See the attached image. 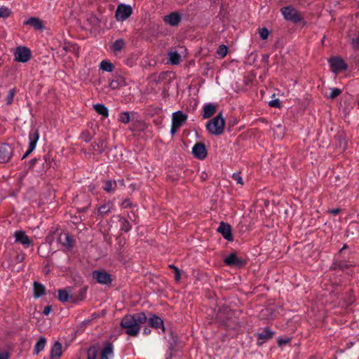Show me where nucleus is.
<instances>
[{
  "label": "nucleus",
  "instance_id": "obj_1",
  "mask_svg": "<svg viewBox=\"0 0 359 359\" xmlns=\"http://www.w3.org/2000/svg\"><path fill=\"white\" fill-rule=\"evenodd\" d=\"M232 316L233 312L228 306H222L216 314V320L226 329H234L237 325Z\"/></svg>",
  "mask_w": 359,
  "mask_h": 359
},
{
  "label": "nucleus",
  "instance_id": "obj_2",
  "mask_svg": "<svg viewBox=\"0 0 359 359\" xmlns=\"http://www.w3.org/2000/svg\"><path fill=\"white\" fill-rule=\"evenodd\" d=\"M225 126V119L222 116V112L215 117L209 120L205 125L207 131L214 135H221L223 134Z\"/></svg>",
  "mask_w": 359,
  "mask_h": 359
},
{
  "label": "nucleus",
  "instance_id": "obj_3",
  "mask_svg": "<svg viewBox=\"0 0 359 359\" xmlns=\"http://www.w3.org/2000/svg\"><path fill=\"white\" fill-rule=\"evenodd\" d=\"M355 266L354 262L346 257L344 254H336L330 267L331 271L340 270L348 273V270Z\"/></svg>",
  "mask_w": 359,
  "mask_h": 359
},
{
  "label": "nucleus",
  "instance_id": "obj_4",
  "mask_svg": "<svg viewBox=\"0 0 359 359\" xmlns=\"http://www.w3.org/2000/svg\"><path fill=\"white\" fill-rule=\"evenodd\" d=\"M120 325L125 329L126 334L132 337L137 336L140 330V326L130 315H126L122 318Z\"/></svg>",
  "mask_w": 359,
  "mask_h": 359
},
{
  "label": "nucleus",
  "instance_id": "obj_5",
  "mask_svg": "<svg viewBox=\"0 0 359 359\" xmlns=\"http://www.w3.org/2000/svg\"><path fill=\"white\" fill-rule=\"evenodd\" d=\"M280 12L286 20L294 24L299 23L304 20L303 17L299 13L297 10L292 6L281 8Z\"/></svg>",
  "mask_w": 359,
  "mask_h": 359
},
{
  "label": "nucleus",
  "instance_id": "obj_6",
  "mask_svg": "<svg viewBox=\"0 0 359 359\" xmlns=\"http://www.w3.org/2000/svg\"><path fill=\"white\" fill-rule=\"evenodd\" d=\"M91 198L90 196L83 194L76 196L74 199L75 205L78 212H86L91 205Z\"/></svg>",
  "mask_w": 359,
  "mask_h": 359
},
{
  "label": "nucleus",
  "instance_id": "obj_7",
  "mask_svg": "<svg viewBox=\"0 0 359 359\" xmlns=\"http://www.w3.org/2000/svg\"><path fill=\"white\" fill-rule=\"evenodd\" d=\"M39 140V131L37 128L32 129L29 133V147L22 157V159L27 158L36 148L37 142Z\"/></svg>",
  "mask_w": 359,
  "mask_h": 359
},
{
  "label": "nucleus",
  "instance_id": "obj_8",
  "mask_svg": "<svg viewBox=\"0 0 359 359\" xmlns=\"http://www.w3.org/2000/svg\"><path fill=\"white\" fill-rule=\"evenodd\" d=\"M92 277L96 281L102 285H110L113 280L110 273L104 270H95L92 273Z\"/></svg>",
  "mask_w": 359,
  "mask_h": 359
},
{
  "label": "nucleus",
  "instance_id": "obj_9",
  "mask_svg": "<svg viewBox=\"0 0 359 359\" xmlns=\"http://www.w3.org/2000/svg\"><path fill=\"white\" fill-rule=\"evenodd\" d=\"M15 60L19 62H27L32 57V52L29 48L25 46H18L15 52Z\"/></svg>",
  "mask_w": 359,
  "mask_h": 359
},
{
  "label": "nucleus",
  "instance_id": "obj_10",
  "mask_svg": "<svg viewBox=\"0 0 359 359\" xmlns=\"http://www.w3.org/2000/svg\"><path fill=\"white\" fill-rule=\"evenodd\" d=\"M13 155V148L8 143L0 144V163L8 162Z\"/></svg>",
  "mask_w": 359,
  "mask_h": 359
},
{
  "label": "nucleus",
  "instance_id": "obj_11",
  "mask_svg": "<svg viewBox=\"0 0 359 359\" xmlns=\"http://www.w3.org/2000/svg\"><path fill=\"white\" fill-rule=\"evenodd\" d=\"M132 13L133 9L130 5L120 4L116 8L115 16L117 20L123 21L128 18Z\"/></svg>",
  "mask_w": 359,
  "mask_h": 359
},
{
  "label": "nucleus",
  "instance_id": "obj_12",
  "mask_svg": "<svg viewBox=\"0 0 359 359\" xmlns=\"http://www.w3.org/2000/svg\"><path fill=\"white\" fill-rule=\"evenodd\" d=\"M14 238L15 243H20L25 248L32 246L34 244L33 241L22 230L15 231Z\"/></svg>",
  "mask_w": 359,
  "mask_h": 359
},
{
  "label": "nucleus",
  "instance_id": "obj_13",
  "mask_svg": "<svg viewBox=\"0 0 359 359\" xmlns=\"http://www.w3.org/2000/svg\"><path fill=\"white\" fill-rule=\"evenodd\" d=\"M224 263L225 265L229 266H235L237 268H241L246 264V262L239 258L236 253H231L229 255L224 259Z\"/></svg>",
  "mask_w": 359,
  "mask_h": 359
},
{
  "label": "nucleus",
  "instance_id": "obj_14",
  "mask_svg": "<svg viewBox=\"0 0 359 359\" xmlns=\"http://www.w3.org/2000/svg\"><path fill=\"white\" fill-rule=\"evenodd\" d=\"M331 69L334 73H339L341 71L346 70L348 66L344 60L339 57H332L329 60Z\"/></svg>",
  "mask_w": 359,
  "mask_h": 359
},
{
  "label": "nucleus",
  "instance_id": "obj_15",
  "mask_svg": "<svg viewBox=\"0 0 359 359\" xmlns=\"http://www.w3.org/2000/svg\"><path fill=\"white\" fill-rule=\"evenodd\" d=\"M149 326L154 329H161L163 332H165L163 319L154 313H149L148 318Z\"/></svg>",
  "mask_w": 359,
  "mask_h": 359
},
{
  "label": "nucleus",
  "instance_id": "obj_16",
  "mask_svg": "<svg viewBox=\"0 0 359 359\" xmlns=\"http://www.w3.org/2000/svg\"><path fill=\"white\" fill-rule=\"evenodd\" d=\"M217 231L220 233L223 238L228 241H233L231 226L229 224L222 222L217 228Z\"/></svg>",
  "mask_w": 359,
  "mask_h": 359
},
{
  "label": "nucleus",
  "instance_id": "obj_17",
  "mask_svg": "<svg viewBox=\"0 0 359 359\" xmlns=\"http://www.w3.org/2000/svg\"><path fill=\"white\" fill-rule=\"evenodd\" d=\"M188 116L182 111H177L172 113V124L175 128H181L187 121Z\"/></svg>",
  "mask_w": 359,
  "mask_h": 359
},
{
  "label": "nucleus",
  "instance_id": "obj_18",
  "mask_svg": "<svg viewBox=\"0 0 359 359\" xmlns=\"http://www.w3.org/2000/svg\"><path fill=\"white\" fill-rule=\"evenodd\" d=\"M192 154L200 160H203L208 155L206 147L203 143L197 142L192 148Z\"/></svg>",
  "mask_w": 359,
  "mask_h": 359
},
{
  "label": "nucleus",
  "instance_id": "obj_19",
  "mask_svg": "<svg viewBox=\"0 0 359 359\" xmlns=\"http://www.w3.org/2000/svg\"><path fill=\"white\" fill-rule=\"evenodd\" d=\"M181 20L182 15L178 12L170 13L163 18L165 23L172 27L178 26Z\"/></svg>",
  "mask_w": 359,
  "mask_h": 359
},
{
  "label": "nucleus",
  "instance_id": "obj_20",
  "mask_svg": "<svg viewBox=\"0 0 359 359\" xmlns=\"http://www.w3.org/2000/svg\"><path fill=\"white\" fill-rule=\"evenodd\" d=\"M114 208V205L111 201H108L104 204L97 206L98 215L102 218L108 215Z\"/></svg>",
  "mask_w": 359,
  "mask_h": 359
},
{
  "label": "nucleus",
  "instance_id": "obj_21",
  "mask_svg": "<svg viewBox=\"0 0 359 359\" xmlns=\"http://www.w3.org/2000/svg\"><path fill=\"white\" fill-rule=\"evenodd\" d=\"M273 335L274 332L272 331L269 327H264L262 332L257 334V344H263L266 341L272 339Z\"/></svg>",
  "mask_w": 359,
  "mask_h": 359
},
{
  "label": "nucleus",
  "instance_id": "obj_22",
  "mask_svg": "<svg viewBox=\"0 0 359 359\" xmlns=\"http://www.w3.org/2000/svg\"><path fill=\"white\" fill-rule=\"evenodd\" d=\"M114 357V346L112 343L106 342L104 343V347L100 353V357L99 359H111Z\"/></svg>",
  "mask_w": 359,
  "mask_h": 359
},
{
  "label": "nucleus",
  "instance_id": "obj_23",
  "mask_svg": "<svg viewBox=\"0 0 359 359\" xmlns=\"http://www.w3.org/2000/svg\"><path fill=\"white\" fill-rule=\"evenodd\" d=\"M217 111V105L212 103H208L203 106L202 116L207 119L210 118Z\"/></svg>",
  "mask_w": 359,
  "mask_h": 359
},
{
  "label": "nucleus",
  "instance_id": "obj_24",
  "mask_svg": "<svg viewBox=\"0 0 359 359\" xmlns=\"http://www.w3.org/2000/svg\"><path fill=\"white\" fill-rule=\"evenodd\" d=\"M62 354V344L59 341H55L51 347L50 358V359H59Z\"/></svg>",
  "mask_w": 359,
  "mask_h": 359
},
{
  "label": "nucleus",
  "instance_id": "obj_25",
  "mask_svg": "<svg viewBox=\"0 0 359 359\" xmlns=\"http://www.w3.org/2000/svg\"><path fill=\"white\" fill-rule=\"evenodd\" d=\"M24 25H29L36 30L42 31L45 28L43 22L39 18L35 17L29 18L27 21L24 22Z\"/></svg>",
  "mask_w": 359,
  "mask_h": 359
},
{
  "label": "nucleus",
  "instance_id": "obj_26",
  "mask_svg": "<svg viewBox=\"0 0 359 359\" xmlns=\"http://www.w3.org/2000/svg\"><path fill=\"white\" fill-rule=\"evenodd\" d=\"M58 300L62 303L70 302L73 303V295L69 294L67 289H60L58 290Z\"/></svg>",
  "mask_w": 359,
  "mask_h": 359
},
{
  "label": "nucleus",
  "instance_id": "obj_27",
  "mask_svg": "<svg viewBox=\"0 0 359 359\" xmlns=\"http://www.w3.org/2000/svg\"><path fill=\"white\" fill-rule=\"evenodd\" d=\"M59 241L63 246L69 250L72 249L74 246L73 238L69 233H65L63 236L61 235L59 237Z\"/></svg>",
  "mask_w": 359,
  "mask_h": 359
},
{
  "label": "nucleus",
  "instance_id": "obj_28",
  "mask_svg": "<svg viewBox=\"0 0 359 359\" xmlns=\"http://www.w3.org/2000/svg\"><path fill=\"white\" fill-rule=\"evenodd\" d=\"M34 297L39 298L45 294V287L41 283L34 281L33 283Z\"/></svg>",
  "mask_w": 359,
  "mask_h": 359
},
{
  "label": "nucleus",
  "instance_id": "obj_29",
  "mask_svg": "<svg viewBox=\"0 0 359 359\" xmlns=\"http://www.w3.org/2000/svg\"><path fill=\"white\" fill-rule=\"evenodd\" d=\"M130 316L135 320V322L140 327L147 321V316L144 312L135 313L134 314H130Z\"/></svg>",
  "mask_w": 359,
  "mask_h": 359
},
{
  "label": "nucleus",
  "instance_id": "obj_30",
  "mask_svg": "<svg viewBox=\"0 0 359 359\" xmlns=\"http://www.w3.org/2000/svg\"><path fill=\"white\" fill-rule=\"evenodd\" d=\"M125 79L122 76H118L109 83V86L111 90H116L118 89L120 87L125 86Z\"/></svg>",
  "mask_w": 359,
  "mask_h": 359
},
{
  "label": "nucleus",
  "instance_id": "obj_31",
  "mask_svg": "<svg viewBox=\"0 0 359 359\" xmlns=\"http://www.w3.org/2000/svg\"><path fill=\"white\" fill-rule=\"evenodd\" d=\"M41 159H42V161H44L46 163V165H44L43 169H39L38 170V172H39L41 174H43L48 169H50L51 168L53 160L50 154H46L43 155V156Z\"/></svg>",
  "mask_w": 359,
  "mask_h": 359
},
{
  "label": "nucleus",
  "instance_id": "obj_32",
  "mask_svg": "<svg viewBox=\"0 0 359 359\" xmlns=\"http://www.w3.org/2000/svg\"><path fill=\"white\" fill-rule=\"evenodd\" d=\"M118 222L120 223V230L128 233L132 229V225L129 222V221L123 217H121V215L118 216Z\"/></svg>",
  "mask_w": 359,
  "mask_h": 359
},
{
  "label": "nucleus",
  "instance_id": "obj_33",
  "mask_svg": "<svg viewBox=\"0 0 359 359\" xmlns=\"http://www.w3.org/2000/svg\"><path fill=\"white\" fill-rule=\"evenodd\" d=\"M46 344V339L44 337H40L36 343L34 348V355H38L42 350L44 349Z\"/></svg>",
  "mask_w": 359,
  "mask_h": 359
},
{
  "label": "nucleus",
  "instance_id": "obj_34",
  "mask_svg": "<svg viewBox=\"0 0 359 359\" xmlns=\"http://www.w3.org/2000/svg\"><path fill=\"white\" fill-rule=\"evenodd\" d=\"M125 45H126V43H125L124 40L123 39H118L113 43L111 48L112 51L114 52V53L115 55H117L118 53H120L122 50V49L124 48Z\"/></svg>",
  "mask_w": 359,
  "mask_h": 359
},
{
  "label": "nucleus",
  "instance_id": "obj_35",
  "mask_svg": "<svg viewBox=\"0 0 359 359\" xmlns=\"http://www.w3.org/2000/svg\"><path fill=\"white\" fill-rule=\"evenodd\" d=\"M117 187V183L115 180H107L104 181V186L102 189L107 193H111L114 191Z\"/></svg>",
  "mask_w": 359,
  "mask_h": 359
},
{
  "label": "nucleus",
  "instance_id": "obj_36",
  "mask_svg": "<svg viewBox=\"0 0 359 359\" xmlns=\"http://www.w3.org/2000/svg\"><path fill=\"white\" fill-rule=\"evenodd\" d=\"M87 288L83 287L80 288L78 291L77 294L73 295V303H78L79 302L83 301L86 297Z\"/></svg>",
  "mask_w": 359,
  "mask_h": 359
},
{
  "label": "nucleus",
  "instance_id": "obj_37",
  "mask_svg": "<svg viewBox=\"0 0 359 359\" xmlns=\"http://www.w3.org/2000/svg\"><path fill=\"white\" fill-rule=\"evenodd\" d=\"M92 147L94 151H97L99 154H102L106 149V143L103 140H99L97 142H95L92 144Z\"/></svg>",
  "mask_w": 359,
  "mask_h": 359
},
{
  "label": "nucleus",
  "instance_id": "obj_38",
  "mask_svg": "<svg viewBox=\"0 0 359 359\" xmlns=\"http://www.w3.org/2000/svg\"><path fill=\"white\" fill-rule=\"evenodd\" d=\"M93 108L98 114L102 115L105 118L109 116V109L104 104H95L93 105Z\"/></svg>",
  "mask_w": 359,
  "mask_h": 359
},
{
  "label": "nucleus",
  "instance_id": "obj_39",
  "mask_svg": "<svg viewBox=\"0 0 359 359\" xmlns=\"http://www.w3.org/2000/svg\"><path fill=\"white\" fill-rule=\"evenodd\" d=\"M100 69L107 72H111L114 69V66L107 60H102L100 64Z\"/></svg>",
  "mask_w": 359,
  "mask_h": 359
},
{
  "label": "nucleus",
  "instance_id": "obj_40",
  "mask_svg": "<svg viewBox=\"0 0 359 359\" xmlns=\"http://www.w3.org/2000/svg\"><path fill=\"white\" fill-rule=\"evenodd\" d=\"M169 60L172 65H179L181 62V56L177 51L170 52Z\"/></svg>",
  "mask_w": 359,
  "mask_h": 359
},
{
  "label": "nucleus",
  "instance_id": "obj_41",
  "mask_svg": "<svg viewBox=\"0 0 359 359\" xmlns=\"http://www.w3.org/2000/svg\"><path fill=\"white\" fill-rule=\"evenodd\" d=\"M118 120L119 122L123 124L128 123L130 121V113L128 111H123L120 113Z\"/></svg>",
  "mask_w": 359,
  "mask_h": 359
},
{
  "label": "nucleus",
  "instance_id": "obj_42",
  "mask_svg": "<svg viewBox=\"0 0 359 359\" xmlns=\"http://www.w3.org/2000/svg\"><path fill=\"white\" fill-rule=\"evenodd\" d=\"M98 351L95 346H90L87 351V359H96Z\"/></svg>",
  "mask_w": 359,
  "mask_h": 359
},
{
  "label": "nucleus",
  "instance_id": "obj_43",
  "mask_svg": "<svg viewBox=\"0 0 359 359\" xmlns=\"http://www.w3.org/2000/svg\"><path fill=\"white\" fill-rule=\"evenodd\" d=\"M16 93V90L15 88L11 89L8 92V94L6 97V102L7 105H11L13 102V97Z\"/></svg>",
  "mask_w": 359,
  "mask_h": 359
},
{
  "label": "nucleus",
  "instance_id": "obj_44",
  "mask_svg": "<svg viewBox=\"0 0 359 359\" xmlns=\"http://www.w3.org/2000/svg\"><path fill=\"white\" fill-rule=\"evenodd\" d=\"M228 48L225 45H220L217 50V53L221 57H224L227 54Z\"/></svg>",
  "mask_w": 359,
  "mask_h": 359
},
{
  "label": "nucleus",
  "instance_id": "obj_45",
  "mask_svg": "<svg viewBox=\"0 0 359 359\" xmlns=\"http://www.w3.org/2000/svg\"><path fill=\"white\" fill-rule=\"evenodd\" d=\"M341 93V90L337 88H334L331 89V92L328 95V98L334 99L338 97Z\"/></svg>",
  "mask_w": 359,
  "mask_h": 359
},
{
  "label": "nucleus",
  "instance_id": "obj_46",
  "mask_svg": "<svg viewBox=\"0 0 359 359\" xmlns=\"http://www.w3.org/2000/svg\"><path fill=\"white\" fill-rule=\"evenodd\" d=\"M11 11L6 6L0 7V18H7L10 15Z\"/></svg>",
  "mask_w": 359,
  "mask_h": 359
},
{
  "label": "nucleus",
  "instance_id": "obj_47",
  "mask_svg": "<svg viewBox=\"0 0 359 359\" xmlns=\"http://www.w3.org/2000/svg\"><path fill=\"white\" fill-rule=\"evenodd\" d=\"M262 314L264 318H272L273 317V311L271 309H265L262 311Z\"/></svg>",
  "mask_w": 359,
  "mask_h": 359
},
{
  "label": "nucleus",
  "instance_id": "obj_48",
  "mask_svg": "<svg viewBox=\"0 0 359 359\" xmlns=\"http://www.w3.org/2000/svg\"><path fill=\"white\" fill-rule=\"evenodd\" d=\"M291 340L292 339L290 337H285V338L279 337L277 340V343H278V346L282 347L284 345L289 344L291 341Z\"/></svg>",
  "mask_w": 359,
  "mask_h": 359
},
{
  "label": "nucleus",
  "instance_id": "obj_49",
  "mask_svg": "<svg viewBox=\"0 0 359 359\" xmlns=\"http://www.w3.org/2000/svg\"><path fill=\"white\" fill-rule=\"evenodd\" d=\"M259 36L262 39L265 40L268 38L269 32L266 27L259 29Z\"/></svg>",
  "mask_w": 359,
  "mask_h": 359
},
{
  "label": "nucleus",
  "instance_id": "obj_50",
  "mask_svg": "<svg viewBox=\"0 0 359 359\" xmlns=\"http://www.w3.org/2000/svg\"><path fill=\"white\" fill-rule=\"evenodd\" d=\"M169 267L170 269H172L174 270V271H175V279L177 281H179L181 278V271L173 264L169 265Z\"/></svg>",
  "mask_w": 359,
  "mask_h": 359
},
{
  "label": "nucleus",
  "instance_id": "obj_51",
  "mask_svg": "<svg viewBox=\"0 0 359 359\" xmlns=\"http://www.w3.org/2000/svg\"><path fill=\"white\" fill-rule=\"evenodd\" d=\"M81 137V139L86 142H90L92 139V136L88 130L82 132Z\"/></svg>",
  "mask_w": 359,
  "mask_h": 359
},
{
  "label": "nucleus",
  "instance_id": "obj_52",
  "mask_svg": "<svg viewBox=\"0 0 359 359\" xmlns=\"http://www.w3.org/2000/svg\"><path fill=\"white\" fill-rule=\"evenodd\" d=\"M269 105L271 107L280 108L281 107V102L279 99L276 98L271 100L269 102Z\"/></svg>",
  "mask_w": 359,
  "mask_h": 359
},
{
  "label": "nucleus",
  "instance_id": "obj_53",
  "mask_svg": "<svg viewBox=\"0 0 359 359\" xmlns=\"http://www.w3.org/2000/svg\"><path fill=\"white\" fill-rule=\"evenodd\" d=\"M232 178L237 182V184H239L241 185L243 184V181L240 173H233L232 175Z\"/></svg>",
  "mask_w": 359,
  "mask_h": 359
},
{
  "label": "nucleus",
  "instance_id": "obj_54",
  "mask_svg": "<svg viewBox=\"0 0 359 359\" xmlns=\"http://www.w3.org/2000/svg\"><path fill=\"white\" fill-rule=\"evenodd\" d=\"M41 161H42V159L40 157L32 158L29 161V168L30 169L34 168V167L36 165V163H39V162H41Z\"/></svg>",
  "mask_w": 359,
  "mask_h": 359
},
{
  "label": "nucleus",
  "instance_id": "obj_55",
  "mask_svg": "<svg viewBox=\"0 0 359 359\" xmlns=\"http://www.w3.org/2000/svg\"><path fill=\"white\" fill-rule=\"evenodd\" d=\"M132 206H133V203L128 198L125 199L121 203V207L123 208H131Z\"/></svg>",
  "mask_w": 359,
  "mask_h": 359
},
{
  "label": "nucleus",
  "instance_id": "obj_56",
  "mask_svg": "<svg viewBox=\"0 0 359 359\" xmlns=\"http://www.w3.org/2000/svg\"><path fill=\"white\" fill-rule=\"evenodd\" d=\"M351 44L354 49L359 50V36L351 40Z\"/></svg>",
  "mask_w": 359,
  "mask_h": 359
},
{
  "label": "nucleus",
  "instance_id": "obj_57",
  "mask_svg": "<svg viewBox=\"0 0 359 359\" xmlns=\"http://www.w3.org/2000/svg\"><path fill=\"white\" fill-rule=\"evenodd\" d=\"M71 47L73 48L74 50L76 49V46H69V44H67L66 43H65V44L62 46V50H64V54H65L67 51H71Z\"/></svg>",
  "mask_w": 359,
  "mask_h": 359
},
{
  "label": "nucleus",
  "instance_id": "obj_58",
  "mask_svg": "<svg viewBox=\"0 0 359 359\" xmlns=\"http://www.w3.org/2000/svg\"><path fill=\"white\" fill-rule=\"evenodd\" d=\"M51 311H52V306H46L44 308L43 313L45 315H48L50 313Z\"/></svg>",
  "mask_w": 359,
  "mask_h": 359
},
{
  "label": "nucleus",
  "instance_id": "obj_59",
  "mask_svg": "<svg viewBox=\"0 0 359 359\" xmlns=\"http://www.w3.org/2000/svg\"><path fill=\"white\" fill-rule=\"evenodd\" d=\"M151 329L148 327V326H146L144 329H143V334L144 335H149L151 334Z\"/></svg>",
  "mask_w": 359,
  "mask_h": 359
},
{
  "label": "nucleus",
  "instance_id": "obj_60",
  "mask_svg": "<svg viewBox=\"0 0 359 359\" xmlns=\"http://www.w3.org/2000/svg\"><path fill=\"white\" fill-rule=\"evenodd\" d=\"M348 248V245L347 244H344L343 247L339 250V252L337 254H343V252Z\"/></svg>",
  "mask_w": 359,
  "mask_h": 359
},
{
  "label": "nucleus",
  "instance_id": "obj_61",
  "mask_svg": "<svg viewBox=\"0 0 359 359\" xmlns=\"http://www.w3.org/2000/svg\"><path fill=\"white\" fill-rule=\"evenodd\" d=\"M329 212L331 214H332L333 215H337L340 212V209H339V208L332 209V210H330Z\"/></svg>",
  "mask_w": 359,
  "mask_h": 359
},
{
  "label": "nucleus",
  "instance_id": "obj_62",
  "mask_svg": "<svg viewBox=\"0 0 359 359\" xmlns=\"http://www.w3.org/2000/svg\"><path fill=\"white\" fill-rule=\"evenodd\" d=\"M180 128H175L173 124H172L171 126V129H170V133L172 135H174L175 134V133L180 129Z\"/></svg>",
  "mask_w": 359,
  "mask_h": 359
},
{
  "label": "nucleus",
  "instance_id": "obj_63",
  "mask_svg": "<svg viewBox=\"0 0 359 359\" xmlns=\"http://www.w3.org/2000/svg\"><path fill=\"white\" fill-rule=\"evenodd\" d=\"M0 359H8V355L6 353L0 352Z\"/></svg>",
  "mask_w": 359,
  "mask_h": 359
},
{
  "label": "nucleus",
  "instance_id": "obj_64",
  "mask_svg": "<svg viewBox=\"0 0 359 359\" xmlns=\"http://www.w3.org/2000/svg\"><path fill=\"white\" fill-rule=\"evenodd\" d=\"M269 55L265 54V55H262V60L264 62H268L269 61Z\"/></svg>",
  "mask_w": 359,
  "mask_h": 359
}]
</instances>
